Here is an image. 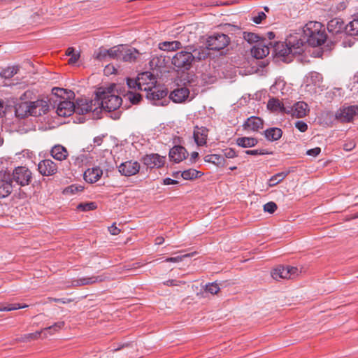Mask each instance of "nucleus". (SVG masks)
<instances>
[{"instance_id":"obj_1","label":"nucleus","mask_w":358,"mask_h":358,"mask_svg":"<svg viewBox=\"0 0 358 358\" xmlns=\"http://www.w3.org/2000/svg\"><path fill=\"white\" fill-rule=\"evenodd\" d=\"M115 87L116 85L113 84L107 89H99L96 94V101H94V105L99 107V113L102 109L110 112L117 110L121 106L122 98L113 93Z\"/></svg>"},{"instance_id":"obj_2","label":"nucleus","mask_w":358,"mask_h":358,"mask_svg":"<svg viewBox=\"0 0 358 358\" xmlns=\"http://www.w3.org/2000/svg\"><path fill=\"white\" fill-rule=\"evenodd\" d=\"M303 34L306 43L313 47L320 46L327 40L324 25L315 21H310L303 27Z\"/></svg>"},{"instance_id":"obj_3","label":"nucleus","mask_w":358,"mask_h":358,"mask_svg":"<svg viewBox=\"0 0 358 358\" xmlns=\"http://www.w3.org/2000/svg\"><path fill=\"white\" fill-rule=\"evenodd\" d=\"M194 59V56L192 52L182 50L172 57L171 63L178 69L188 70L191 68Z\"/></svg>"},{"instance_id":"obj_4","label":"nucleus","mask_w":358,"mask_h":358,"mask_svg":"<svg viewBox=\"0 0 358 358\" xmlns=\"http://www.w3.org/2000/svg\"><path fill=\"white\" fill-rule=\"evenodd\" d=\"M32 178L31 171L25 166L15 168L12 174V179L20 186L28 185Z\"/></svg>"},{"instance_id":"obj_5","label":"nucleus","mask_w":358,"mask_h":358,"mask_svg":"<svg viewBox=\"0 0 358 358\" xmlns=\"http://www.w3.org/2000/svg\"><path fill=\"white\" fill-rule=\"evenodd\" d=\"M229 36L224 34L217 33L210 36L207 40L208 48L214 50L224 49L229 43Z\"/></svg>"},{"instance_id":"obj_6","label":"nucleus","mask_w":358,"mask_h":358,"mask_svg":"<svg viewBox=\"0 0 358 358\" xmlns=\"http://www.w3.org/2000/svg\"><path fill=\"white\" fill-rule=\"evenodd\" d=\"M299 274V269L294 266H279L271 272L272 278L275 280L281 279H291Z\"/></svg>"},{"instance_id":"obj_7","label":"nucleus","mask_w":358,"mask_h":358,"mask_svg":"<svg viewBox=\"0 0 358 358\" xmlns=\"http://www.w3.org/2000/svg\"><path fill=\"white\" fill-rule=\"evenodd\" d=\"M94 101H96V99L94 100L78 99L75 104V113L83 115L92 111L94 116H98L99 107L97 105H94Z\"/></svg>"},{"instance_id":"obj_8","label":"nucleus","mask_w":358,"mask_h":358,"mask_svg":"<svg viewBox=\"0 0 358 358\" xmlns=\"http://www.w3.org/2000/svg\"><path fill=\"white\" fill-rule=\"evenodd\" d=\"M286 42L292 48L293 55H299L303 52V47L306 41L303 32H296L289 34L286 38Z\"/></svg>"},{"instance_id":"obj_9","label":"nucleus","mask_w":358,"mask_h":358,"mask_svg":"<svg viewBox=\"0 0 358 358\" xmlns=\"http://www.w3.org/2000/svg\"><path fill=\"white\" fill-rule=\"evenodd\" d=\"M322 76L317 72H310L305 80V90L310 94H316L321 88L322 83Z\"/></svg>"},{"instance_id":"obj_10","label":"nucleus","mask_w":358,"mask_h":358,"mask_svg":"<svg viewBox=\"0 0 358 358\" xmlns=\"http://www.w3.org/2000/svg\"><path fill=\"white\" fill-rule=\"evenodd\" d=\"M138 90L149 92L155 88L157 79L148 71L143 72L138 75Z\"/></svg>"},{"instance_id":"obj_11","label":"nucleus","mask_w":358,"mask_h":358,"mask_svg":"<svg viewBox=\"0 0 358 358\" xmlns=\"http://www.w3.org/2000/svg\"><path fill=\"white\" fill-rule=\"evenodd\" d=\"M57 103L56 113L61 117H69L75 112V103L69 100H55Z\"/></svg>"},{"instance_id":"obj_12","label":"nucleus","mask_w":358,"mask_h":358,"mask_svg":"<svg viewBox=\"0 0 358 358\" xmlns=\"http://www.w3.org/2000/svg\"><path fill=\"white\" fill-rule=\"evenodd\" d=\"M140 164L136 161H127L118 166V171L122 176H132L137 174L140 170Z\"/></svg>"},{"instance_id":"obj_13","label":"nucleus","mask_w":358,"mask_h":358,"mask_svg":"<svg viewBox=\"0 0 358 358\" xmlns=\"http://www.w3.org/2000/svg\"><path fill=\"white\" fill-rule=\"evenodd\" d=\"M358 115V106H350L341 108L336 117L342 122H350Z\"/></svg>"},{"instance_id":"obj_14","label":"nucleus","mask_w":358,"mask_h":358,"mask_svg":"<svg viewBox=\"0 0 358 358\" xmlns=\"http://www.w3.org/2000/svg\"><path fill=\"white\" fill-rule=\"evenodd\" d=\"M143 164L150 169L159 168L164 166L165 157L158 154L146 155L142 158Z\"/></svg>"},{"instance_id":"obj_15","label":"nucleus","mask_w":358,"mask_h":358,"mask_svg":"<svg viewBox=\"0 0 358 358\" xmlns=\"http://www.w3.org/2000/svg\"><path fill=\"white\" fill-rule=\"evenodd\" d=\"M29 104L31 116H40L46 113L49 109L48 101L43 99H38L34 101H29Z\"/></svg>"},{"instance_id":"obj_16","label":"nucleus","mask_w":358,"mask_h":358,"mask_svg":"<svg viewBox=\"0 0 358 358\" xmlns=\"http://www.w3.org/2000/svg\"><path fill=\"white\" fill-rule=\"evenodd\" d=\"M39 173L44 176H50L57 172V166L51 159H44L38 164Z\"/></svg>"},{"instance_id":"obj_17","label":"nucleus","mask_w":358,"mask_h":358,"mask_svg":"<svg viewBox=\"0 0 358 358\" xmlns=\"http://www.w3.org/2000/svg\"><path fill=\"white\" fill-rule=\"evenodd\" d=\"M275 56L280 58L285 62L290 60V56L294 55L292 54V48L288 45L287 43H278L274 48Z\"/></svg>"},{"instance_id":"obj_18","label":"nucleus","mask_w":358,"mask_h":358,"mask_svg":"<svg viewBox=\"0 0 358 358\" xmlns=\"http://www.w3.org/2000/svg\"><path fill=\"white\" fill-rule=\"evenodd\" d=\"M64 326V322H56L53 325H52V326H50L49 327L45 328V329H43L41 331H36L34 333H31V334H25L22 338V341H31V340L37 339L39 337H41V334L43 332H45L47 331H52V330H53L54 331H57L61 329L62 328H63Z\"/></svg>"},{"instance_id":"obj_19","label":"nucleus","mask_w":358,"mask_h":358,"mask_svg":"<svg viewBox=\"0 0 358 358\" xmlns=\"http://www.w3.org/2000/svg\"><path fill=\"white\" fill-rule=\"evenodd\" d=\"M190 96L189 90L186 87H179L170 94V99L175 103H182Z\"/></svg>"},{"instance_id":"obj_20","label":"nucleus","mask_w":358,"mask_h":358,"mask_svg":"<svg viewBox=\"0 0 358 358\" xmlns=\"http://www.w3.org/2000/svg\"><path fill=\"white\" fill-rule=\"evenodd\" d=\"M208 135V129L204 127L196 126L194 130V139L195 143L199 146H203L206 144V141Z\"/></svg>"},{"instance_id":"obj_21","label":"nucleus","mask_w":358,"mask_h":358,"mask_svg":"<svg viewBox=\"0 0 358 358\" xmlns=\"http://www.w3.org/2000/svg\"><path fill=\"white\" fill-rule=\"evenodd\" d=\"M141 55V54L136 48L124 45L121 60L130 63L136 62L138 61Z\"/></svg>"},{"instance_id":"obj_22","label":"nucleus","mask_w":358,"mask_h":358,"mask_svg":"<svg viewBox=\"0 0 358 358\" xmlns=\"http://www.w3.org/2000/svg\"><path fill=\"white\" fill-rule=\"evenodd\" d=\"M263 120L257 116H252L247 119L243 124L245 130L257 131L263 127Z\"/></svg>"},{"instance_id":"obj_23","label":"nucleus","mask_w":358,"mask_h":358,"mask_svg":"<svg viewBox=\"0 0 358 358\" xmlns=\"http://www.w3.org/2000/svg\"><path fill=\"white\" fill-rule=\"evenodd\" d=\"M187 152L184 147L180 145L174 146L170 150L169 157L176 163H179L186 158Z\"/></svg>"},{"instance_id":"obj_24","label":"nucleus","mask_w":358,"mask_h":358,"mask_svg":"<svg viewBox=\"0 0 358 358\" xmlns=\"http://www.w3.org/2000/svg\"><path fill=\"white\" fill-rule=\"evenodd\" d=\"M102 174L103 171L99 167L88 169L84 173V179L87 182L94 183L100 179Z\"/></svg>"},{"instance_id":"obj_25","label":"nucleus","mask_w":358,"mask_h":358,"mask_svg":"<svg viewBox=\"0 0 358 358\" xmlns=\"http://www.w3.org/2000/svg\"><path fill=\"white\" fill-rule=\"evenodd\" d=\"M251 53L254 57L262 59L269 54V48L263 42H259L252 47Z\"/></svg>"},{"instance_id":"obj_26","label":"nucleus","mask_w":358,"mask_h":358,"mask_svg":"<svg viewBox=\"0 0 358 358\" xmlns=\"http://www.w3.org/2000/svg\"><path fill=\"white\" fill-rule=\"evenodd\" d=\"M327 29L329 32L336 34L341 33L344 29H345V27L344 26V22L342 19L336 17L328 22Z\"/></svg>"},{"instance_id":"obj_27","label":"nucleus","mask_w":358,"mask_h":358,"mask_svg":"<svg viewBox=\"0 0 358 358\" xmlns=\"http://www.w3.org/2000/svg\"><path fill=\"white\" fill-rule=\"evenodd\" d=\"M15 115L20 118L31 115L29 101H24L15 106Z\"/></svg>"},{"instance_id":"obj_28","label":"nucleus","mask_w":358,"mask_h":358,"mask_svg":"<svg viewBox=\"0 0 358 358\" xmlns=\"http://www.w3.org/2000/svg\"><path fill=\"white\" fill-rule=\"evenodd\" d=\"M158 48L161 50L171 52L180 50L182 48V43L178 41H163L158 44Z\"/></svg>"},{"instance_id":"obj_29","label":"nucleus","mask_w":358,"mask_h":358,"mask_svg":"<svg viewBox=\"0 0 358 358\" xmlns=\"http://www.w3.org/2000/svg\"><path fill=\"white\" fill-rule=\"evenodd\" d=\"M51 156L58 161L66 159L68 156V151L64 146L61 145H55L51 150Z\"/></svg>"},{"instance_id":"obj_30","label":"nucleus","mask_w":358,"mask_h":358,"mask_svg":"<svg viewBox=\"0 0 358 358\" xmlns=\"http://www.w3.org/2000/svg\"><path fill=\"white\" fill-rule=\"evenodd\" d=\"M12 191V180L9 178L8 179H3L0 180V199L8 196L11 194Z\"/></svg>"},{"instance_id":"obj_31","label":"nucleus","mask_w":358,"mask_h":358,"mask_svg":"<svg viewBox=\"0 0 358 358\" xmlns=\"http://www.w3.org/2000/svg\"><path fill=\"white\" fill-rule=\"evenodd\" d=\"M264 136L268 141H275L279 140L282 135V131L278 127H271L264 131Z\"/></svg>"},{"instance_id":"obj_32","label":"nucleus","mask_w":358,"mask_h":358,"mask_svg":"<svg viewBox=\"0 0 358 358\" xmlns=\"http://www.w3.org/2000/svg\"><path fill=\"white\" fill-rule=\"evenodd\" d=\"M293 114L298 118L306 116L309 111L308 106L303 101H299L293 106Z\"/></svg>"},{"instance_id":"obj_33","label":"nucleus","mask_w":358,"mask_h":358,"mask_svg":"<svg viewBox=\"0 0 358 358\" xmlns=\"http://www.w3.org/2000/svg\"><path fill=\"white\" fill-rule=\"evenodd\" d=\"M258 143V140L253 137H240L236 139V144L242 148H252Z\"/></svg>"},{"instance_id":"obj_34","label":"nucleus","mask_w":358,"mask_h":358,"mask_svg":"<svg viewBox=\"0 0 358 358\" xmlns=\"http://www.w3.org/2000/svg\"><path fill=\"white\" fill-rule=\"evenodd\" d=\"M146 92V97L152 101H159L167 95L166 91L158 90L156 86L152 90Z\"/></svg>"},{"instance_id":"obj_35","label":"nucleus","mask_w":358,"mask_h":358,"mask_svg":"<svg viewBox=\"0 0 358 358\" xmlns=\"http://www.w3.org/2000/svg\"><path fill=\"white\" fill-rule=\"evenodd\" d=\"M345 30L350 35L358 36V14L345 26Z\"/></svg>"},{"instance_id":"obj_36","label":"nucleus","mask_w":358,"mask_h":358,"mask_svg":"<svg viewBox=\"0 0 358 358\" xmlns=\"http://www.w3.org/2000/svg\"><path fill=\"white\" fill-rule=\"evenodd\" d=\"M123 48V45H119L117 46H114L110 49H108V59H115L121 60Z\"/></svg>"},{"instance_id":"obj_37","label":"nucleus","mask_w":358,"mask_h":358,"mask_svg":"<svg viewBox=\"0 0 358 358\" xmlns=\"http://www.w3.org/2000/svg\"><path fill=\"white\" fill-rule=\"evenodd\" d=\"M104 280L102 276H91L87 278H80L76 281V285L78 286L92 284L96 282H101Z\"/></svg>"},{"instance_id":"obj_38","label":"nucleus","mask_w":358,"mask_h":358,"mask_svg":"<svg viewBox=\"0 0 358 358\" xmlns=\"http://www.w3.org/2000/svg\"><path fill=\"white\" fill-rule=\"evenodd\" d=\"M150 66L152 69H159L165 66V58L163 56H153L150 59Z\"/></svg>"},{"instance_id":"obj_39","label":"nucleus","mask_w":358,"mask_h":358,"mask_svg":"<svg viewBox=\"0 0 358 358\" xmlns=\"http://www.w3.org/2000/svg\"><path fill=\"white\" fill-rule=\"evenodd\" d=\"M52 94L57 96V100H64L70 99L73 94V92L71 91L67 92L63 88L54 87L52 89Z\"/></svg>"},{"instance_id":"obj_40","label":"nucleus","mask_w":358,"mask_h":358,"mask_svg":"<svg viewBox=\"0 0 358 358\" xmlns=\"http://www.w3.org/2000/svg\"><path fill=\"white\" fill-rule=\"evenodd\" d=\"M205 162L214 164L217 166L223 165L224 159L220 155H208L205 157Z\"/></svg>"},{"instance_id":"obj_41","label":"nucleus","mask_w":358,"mask_h":358,"mask_svg":"<svg viewBox=\"0 0 358 358\" xmlns=\"http://www.w3.org/2000/svg\"><path fill=\"white\" fill-rule=\"evenodd\" d=\"M201 175L202 173L200 171H196V169H194L185 170L181 173V176L185 180H193L197 178Z\"/></svg>"},{"instance_id":"obj_42","label":"nucleus","mask_w":358,"mask_h":358,"mask_svg":"<svg viewBox=\"0 0 358 358\" xmlns=\"http://www.w3.org/2000/svg\"><path fill=\"white\" fill-rule=\"evenodd\" d=\"M18 71V67L16 66H9L4 69L1 73L0 76L1 78L8 79L12 78L13 76L17 74Z\"/></svg>"},{"instance_id":"obj_43","label":"nucleus","mask_w":358,"mask_h":358,"mask_svg":"<svg viewBox=\"0 0 358 358\" xmlns=\"http://www.w3.org/2000/svg\"><path fill=\"white\" fill-rule=\"evenodd\" d=\"M267 108L272 111L281 110L282 108V104L277 99H270L267 103Z\"/></svg>"},{"instance_id":"obj_44","label":"nucleus","mask_w":358,"mask_h":358,"mask_svg":"<svg viewBox=\"0 0 358 358\" xmlns=\"http://www.w3.org/2000/svg\"><path fill=\"white\" fill-rule=\"evenodd\" d=\"M287 173L285 172H280L273 176L268 181V185L273 187L281 182L287 176Z\"/></svg>"},{"instance_id":"obj_45","label":"nucleus","mask_w":358,"mask_h":358,"mask_svg":"<svg viewBox=\"0 0 358 358\" xmlns=\"http://www.w3.org/2000/svg\"><path fill=\"white\" fill-rule=\"evenodd\" d=\"M28 306L20 305V303H11L8 305H0V311H11L14 310L27 308Z\"/></svg>"},{"instance_id":"obj_46","label":"nucleus","mask_w":358,"mask_h":358,"mask_svg":"<svg viewBox=\"0 0 358 358\" xmlns=\"http://www.w3.org/2000/svg\"><path fill=\"white\" fill-rule=\"evenodd\" d=\"M285 86V82L279 78L277 79L275 82V83L271 87V91L273 93H277L278 92H281L282 94H283V89Z\"/></svg>"},{"instance_id":"obj_47","label":"nucleus","mask_w":358,"mask_h":358,"mask_svg":"<svg viewBox=\"0 0 358 358\" xmlns=\"http://www.w3.org/2000/svg\"><path fill=\"white\" fill-rule=\"evenodd\" d=\"M68 56H70V59L69 60V64H75L80 57V54L78 52H76L73 48H69L66 50V53Z\"/></svg>"},{"instance_id":"obj_48","label":"nucleus","mask_w":358,"mask_h":358,"mask_svg":"<svg viewBox=\"0 0 358 358\" xmlns=\"http://www.w3.org/2000/svg\"><path fill=\"white\" fill-rule=\"evenodd\" d=\"M94 57L100 61L107 59L108 58V49L100 48L96 52H95Z\"/></svg>"},{"instance_id":"obj_49","label":"nucleus","mask_w":358,"mask_h":358,"mask_svg":"<svg viewBox=\"0 0 358 358\" xmlns=\"http://www.w3.org/2000/svg\"><path fill=\"white\" fill-rule=\"evenodd\" d=\"M244 39L250 43H258L260 42V37L257 34L251 32H245Z\"/></svg>"},{"instance_id":"obj_50","label":"nucleus","mask_w":358,"mask_h":358,"mask_svg":"<svg viewBox=\"0 0 358 358\" xmlns=\"http://www.w3.org/2000/svg\"><path fill=\"white\" fill-rule=\"evenodd\" d=\"M97 207L96 203L94 202H89V203H80L78 206V209L82 211H89L92 210L96 209Z\"/></svg>"},{"instance_id":"obj_51","label":"nucleus","mask_w":358,"mask_h":358,"mask_svg":"<svg viewBox=\"0 0 358 358\" xmlns=\"http://www.w3.org/2000/svg\"><path fill=\"white\" fill-rule=\"evenodd\" d=\"M205 291L213 295L220 291V287L215 282L208 283L206 285Z\"/></svg>"},{"instance_id":"obj_52","label":"nucleus","mask_w":358,"mask_h":358,"mask_svg":"<svg viewBox=\"0 0 358 358\" xmlns=\"http://www.w3.org/2000/svg\"><path fill=\"white\" fill-rule=\"evenodd\" d=\"M193 254L194 253H188V254H185V255H182V256H178V257H168V258H166L164 260V262H175V263L180 262L185 257H192Z\"/></svg>"},{"instance_id":"obj_53","label":"nucleus","mask_w":358,"mask_h":358,"mask_svg":"<svg viewBox=\"0 0 358 358\" xmlns=\"http://www.w3.org/2000/svg\"><path fill=\"white\" fill-rule=\"evenodd\" d=\"M127 97L134 104L138 103L141 99V96L137 93L129 92Z\"/></svg>"},{"instance_id":"obj_54","label":"nucleus","mask_w":358,"mask_h":358,"mask_svg":"<svg viewBox=\"0 0 358 358\" xmlns=\"http://www.w3.org/2000/svg\"><path fill=\"white\" fill-rule=\"evenodd\" d=\"M277 209V205L275 202L270 201L264 205V210L269 213H273Z\"/></svg>"},{"instance_id":"obj_55","label":"nucleus","mask_w":358,"mask_h":358,"mask_svg":"<svg viewBox=\"0 0 358 358\" xmlns=\"http://www.w3.org/2000/svg\"><path fill=\"white\" fill-rule=\"evenodd\" d=\"M266 17V14L263 11H260L257 13V15L252 17V20L256 24H260Z\"/></svg>"},{"instance_id":"obj_56","label":"nucleus","mask_w":358,"mask_h":358,"mask_svg":"<svg viewBox=\"0 0 358 358\" xmlns=\"http://www.w3.org/2000/svg\"><path fill=\"white\" fill-rule=\"evenodd\" d=\"M127 84L130 89L138 90V78H127Z\"/></svg>"},{"instance_id":"obj_57","label":"nucleus","mask_w":358,"mask_h":358,"mask_svg":"<svg viewBox=\"0 0 358 358\" xmlns=\"http://www.w3.org/2000/svg\"><path fill=\"white\" fill-rule=\"evenodd\" d=\"M295 127L301 132H305L308 129L307 124L301 120L295 122Z\"/></svg>"},{"instance_id":"obj_58","label":"nucleus","mask_w":358,"mask_h":358,"mask_svg":"<svg viewBox=\"0 0 358 358\" xmlns=\"http://www.w3.org/2000/svg\"><path fill=\"white\" fill-rule=\"evenodd\" d=\"M185 282L180 281L177 280H169L163 282L164 285L172 287V286H180V285H184Z\"/></svg>"},{"instance_id":"obj_59","label":"nucleus","mask_w":358,"mask_h":358,"mask_svg":"<svg viewBox=\"0 0 358 358\" xmlns=\"http://www.w3.org/2000/svg\"><path fill=\"white\" fill-rule=\"evenodd\" d=\"M196 52H197V50H195L194 51L193 55L194 56V59L196 58L199 60L204 59L208 55V52H206V50L205 49L201 50V52H198V55H196Z\"/></svg>"},{"instance_id":"obj_60","label":"nucleus","mask_w":358,"mask_h":358,"mask_svg":"<svg viewBox=\"0 0 358 358\" xmlns=\"http://www.w3.org/2000/svg\"><path fill=\"white\" fill-rule=\"evenodd\" d=\"M117 73V69L113 65H107L104 69V74L106 76H109L111 74H115Z\"/></svg>"},{"instance_id":"obj_61","label":"nucleus","mask_w":358,"mask_h":358,"mask_svg":"<svg viewBox=\"0 0 358 358\" xmlns=\"http://www.w3.org/2000/svg\"><path fill=\"white\" fill-rule=\"evenodd\" d=\"M224 155L225 157L231 159L236 157V151L232 148H227L224 150Z\"/></svg>"},{"instance_id":"obj_62","label":"nucleus","mask_w":358,"mask_h":358,"mask_svg":"<svg viewBox=\"0 0 358 358\" xmlns=\"http://www.w3.org/2000/svg\"><path fill=\"white\" fill-rule=\"evenodd\" d=\"M72 159L73 160V163L76 166H81L83 163V161L85 159L84 155H80L77 157H72Z\"/></svg>"},{"instance_id":"obj_63","label":"nucleus","mask_w":358,"mask_h":358,"mask_svg":"<svg viewBox=\"0 0 358 358\" xmlns=\"http://www.w3.org/2000/svg\"><path fill=\"white\" fill-rule=\"evenodd\" d=\"M245 152V154L250 155H263L266 154V152H264V150H248Z\"/></svg>"},{"instance_id":"obj_64","label":"nucleus","mask_w":358,"mask_h":358,"mask_svg":"<svg viewBox=\"0 0 358 358\" xmlns=\"http://www.w3.org/2000/svg\"><path fill=\"white\" fill-rule=\"evenodd\" d=\"M321 152V149L319 147H316L313 149L307 150L306 154L309 156L317 157Z\"/></svg>"}]
</instances>
